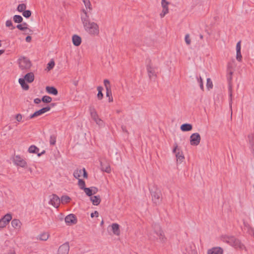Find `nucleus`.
<instances>
[{
    "instance_id": "423d86ee",
    "label": "nucleus",
    "mask_w": 254,
    "mask_h": 254,
    "mask_svg": "<svg viewBox=\"0 0 254 254\" xmlns=\"http://www.w3.org/2000/svg\"><path fill=\"white\" fill-rule=\"evenodd\" d=\"M154 233L156 234L159 239L162 242H164L166 238L164 236V232L162 230L161 227L158 224L155 223L152 225Z\"/></svg>"
},
{
    "instance_id": "f257e3e1",
    "label": "nucleus",
    "mask_w": 254,
    "mask_h": 254,
    "mask_svg": "<svg viewBox=\"0 0 254 254\" xmlns=\"http://www.w3.org/2000/svg\"><path fill=\"white\" fill-rule=\"evenodd\" d=\"M222 240L233 247L238 248L241 250L246 248L240 241L234 236H224L222 237Z\"/></svg>"
},
{
    "instance_id": "de8ad7c7",
    "label": "nucleus",
    "mask_w": 254,
    "mask_h": 254,
    "mask_svg": "<svg viewBox=\"0 0 254 254\" xmlns=\"http://www.w3.org/2000/svg\"><path fill=\"white\" fill-rule=\"evenodd\" d=\"M185 42L187 45H190L191 43L190 39V38L189 34H187L185 36Z\"/></svg>"
},
{
    "instance_id": "69168bd1",
    "label": "nucleus",
    "mask_w": 254,
    "mask_h": 254,
    "mask_svg": "<svg viewBox=\"0 0 254 254\" xmlns=\"http://www.w3.org/2000/svg\"><path fill=\"white\" fill-rule=\"evenodd\" d=\"M122 130L124 132H127V129H126V127H124V126H122Z\"/></svg>"
},
{
    "instance_id": "052dcab7",
    "label": "nucleus",
    "mask_w": 254,
    "mask_h": 254,
    "mask_svg": "<svg viewBox=\"0 0 254 254\" xmlns=\"http://www.w3.org/2000/svg\"><path fill=\"white\" fill-rule=\"evenodd\" d=\"M42 101L41 99L39 98H36L34 100V102L35 104H39Z\"/></svg>"
},
{
    "instance_id": "39448f33",
    "label": "nucleus",
    "mask_w": 254,
    "mask_h": 254,
    "mask_svg": "<svg viewBox=\"0 0 254 254\" xmlns=\"http://www.w3.org/2000/svg\"><path fill=\"white\" fill-rule=\"evenodd\" d=\"M228 70L229 71V75H228L227 79L229 82L228 85V91H229V105L231 107L232 104V85L231 83V80L232 79V75L233 74V71L230 69V66L229 64L228 65Z\"/></svg>"
},
{
    "instance_id": "4468645a",
    "label": "nucleus",
    "mask_w": 254,
    "mask_h": 254,
    "mask_svg": "<svg viewBox=\"0 0 254 254\" xmlns=\"http://www.w3.org/2000/svg\"><path fill=\"white\" fill-rule=\"evenodd\" d=\"M65 222L68 225L75 224L77 220L76 216L73 214H70L65 217Z\"/></svg>"
},
{
    "instance_id": "bb28decb",
    "label": "nucleus",
    "mask_w": 254,
    "mask_h": 254,
    "mask_svg": "<svg viewBox=\"0 0 254 254\" xmlns=\"http://www.w3.org/2000/svg\"><path fill=\"white\" fill-rule=\"evenodd\" d=\"M24 79L20 78L19 79L18 81L21 85L23 89L25 90H28L29 88V85L25 82Z\"/></svg>"
},
{
    "instance_id": "4d7b16f0",
    "label": "nucleus",
    "mask_w": 254,
    "mask_h": 254,
    "mask_svg": "<svg viewBox=\"0 0 254 254\" xmlns=\"http://www.w3.org/2000/svg\"><path fill=\"white\" fill-rule=\"evenodd\" d=\"M50 109H51V107L49 106H48L46 107H44L42 108V110H43V112L44 113L50 111Z\"/></svg>"
},
{
    "instance_id": "603ef678",
    "label": "nucleus",
    "mask_w": 254,
    "mask_h": 254,
    "mask_svg": "<svg viewBox=\"0 0 254 254\" xmlns=\"http://www.w3.org/2000/svg\"><path fill=\"white\" fill-rule=\"evenodd\" d=\"M106 96L107 97H110V96H112L111 88L109 89V88H107V89H106Z\"/></svg>"
},
{
    "instance_id": "cd10ccee",
    "label": "nucleus",
    "mask_w": 254,
    "mask_h": 254,
    "mask_svg": "<svg viewBox=\"0 0 254 254\" xmlns=\"http://www.w3.org/2000/svg\"><path fill=\"white\" fill-rule=\"evenodd\" d=\"M49 234L44 232L38 235L37 239L40 240L41 241H46L49 238Z\"/></svg>"
},
{
    "instance_id": "9b49d317",
    "label": "nucleus",
    "mask_w": 254,
    "mask_h": 254,
    "mask_svg": "<svg viewBox=\"0 0 254 254\" xmlns=\"http://www.w3.org/2000/svg\"><path fill=\"white\" fill-rule=\"evenodd\" d=\"M11 219L12 216L11 214L8 213L5 215L0 219V228L5 227Z\"/></svg>"
},
{
    "instance_id": "ddd939ff",
    "label": "nucleus",
    "mask_w": 254,
    "mask_h": 254,
    "mask_svg": "<svg viewBox=\"0 0 254 254\" xmlns=\"http://www.w3.org/2000/svg\"><path fill=\"white\" fill-rule=\"evenodd\" d=\"M51 197H52L50 200V203L55 207L58 208L61 203L60 197L55 194H53Z\"/></svg>"
},
{
    "instance_id": "3c124183",
    "label": "nucleus",
    "mask_w": 254,
    "mask_h": 254,
    "mask_svg": "<svg viewBox=\"0 0 254 254\" xmlns=\"http://www.w3.org/2000/svg\"><path fill=\"white\" fill-rule=\"evenodd\" d=\"M244 225L245 226H248V227H249V229L250 233L251 234L253 235V236L254 237V229L253 228H251V227H250L248 224H246L245 223H244Z\"/></svg>"
},
{
    "instance_id": "c756f323",
    "label": "nucleus",
    "mask_w": 254,
    "mask_h": 254,
    "mask_svg": "<svg viewBox=\"0 0 254 254\" xmlns=\"http://www.w3.org/2000/svg\"><path fill=\"white\" fill-rule=\"evenodd\" d=\"M60 200L61 202H62V204H65L68 203L70 201L71 198L68 195H64L61 197Z\"/></svg>"
},
{
    "instance_id": "7c9ffc66",
    "label": "nucleus",
    "mask_w": 254,
    "mask_h": 254,
    "mask_svg": "<svg viewBox=\"0 0 254 254\" xmlns=\"http://www.w3.org/2000/svg\"><path fill=\"white\" fill-rule=\"evenodd\" d=\"M103 90V88L102 86H98L97 87V90H98L97 98L100 100H102L103 98V94L102 93Z\"/></svg>"
},
{
    "instance_id": "4c0bfd02",
    "label": "nucleus",
    "mask_w": 254,
    "mask_h": 254,
    "mask_svg": "<svg viewBox=\"0 0 254 254\" xmlns=\"http://www.w3.org/2000/svg\"><path fill=\"white\" fill-rule=\"evenodd\" d=\"M52 98L48 96H44L41 99L42 101L46 103H50L52 101Z\"/></svg>"
},
{
    "instance_id": "a19ab883",
    "label": "nucleus",
    "mask_w": 254,
    "mask_h": 254,
    "mask_svg": "<svg viewBox=\"0 0 254 254\" xmlns=\"http://www.w3.org/2000/svg\"><path fill=\"white\" fill-rule=\"evenodd\" d=\"M56 135L55 134L51 135L50 138V143L52 145H54L56 142Z\"/></svg>"
},
{
    "instance_id": "4be33fe9",
    "label": "nucleus",
    "mask_w": 254,
    "mask_h": 254,
    "mask_svg": "<svg viewBox=\"0 0 254 254\" xmlns=\"http://www.w3.org/2000/svg\"><path fill=\"white\" fill-rule=\"evenodd\" d=\"M23 79H24L27 82L31 83L34 80V74L32 72L27 73L25 74Z\"/></svg>"
},
{
    "instance_id": "473e14b6",
    "label": "nucleus",
    "mask_w": 254,
    "mask_h": 254,
    "mask_svg": "<svg viewBox=\"0 0 254 254\" xmlns=\"http://www.w3.org/2000/svg\"><path fill=\"white\" fill-rule=\"evenodd\" d=\"M13 19L15 23H20L23 21V18L19 15H14Z\"/></svg>"
},
{
    "instance_id": "774afa93",
    "label": "nucleus",
    "mask_w": 254,
    "mask_h": 254,
    "mask_svg": "<svg viewBox=\"0 0 254 254\" xmlns=\"http://www.w3.org/2000/svg\"><path fill=\"white\" fill-rule=\"evenodd\" d=\"M113 98L112 97V96H111L110 97H109V102H113Z\"/></svg>"
},
{
    "instance_id": "412c9836",
    "label": "nucleus",
    "mask_w": 254,
    "mask_h": 254,
    "mask_svg": "<svg viewBox=\"0 0 254 254\" xmlns=\"http://www.w3.org/2000/svg\"><path fill=\"white\" fill-rule=\"evenodd\" d=\"M113 233L117 235H120V225L117 223H113L111 225Z\"/></svg>"
},
{
    "instance_id": "2eb2a0df",
    "label": "nucleus",
    "mask_w": 254,
    "mask_h": 254,
    "mask_svg": "<svg viewBox=\"0 0 254 254\" xmlns=\"http://www.w3.org/2000/svg\"><path fill=\"white\" fill-rule=\"evenodd\" d=\"M90 112L92 119L97 124L100 125L102 121L99 118L95 109L94 108H90Z\"/></svg>"
},
{
    "instance_id": "680f3d73",
    "label": "nucleus",
    "mask_w": 254,
    "mask_h": 254,
    "mask_svg": "<svg viewBox=\"0 0 254 254\" xmlns=\"http://www.w3.org/2000/svg\"><path fill=\"white\" fill-rule=\"evenodd\" d=\"M32 38L30 36H27L25 40L27 42H30L31 41Z\"/></svg>"
},
{
    "instance_id": "338daca9",
    "label": "nucleus",
    "mask_w": 254,
    "mask_h": 254,
    "mask_svg": "<svg viewBox=\"0 0 254 254\" xmlns=\"http://www.w3.org/2000/svg\"><path fill=\"white\" fill-rule=\"evenodd\" d=\"M45 152H46V151H45V150H43V151L41 153H37V155H38V156L39 157V156H41V155H42V154H44Z\"/></svg>"
},
{
    "instance_id": "c85d7f7f",
    "label": "nucleus",
    "mask_w": 254,
    "mask_h": 254,
    "mask_svg": "<svg viewBox=\"0 0 254 254\" xmlns=\"http://www.w3.org/2000/svg\"><path fill=\"white\" fill-rule=\"evenodd\" d=\"M44 112H43V110H42V108L40 110H38V111H36L34 113H33V114L31 115L28 118L29 119H33V118H34L35 117H37L39 116H40L41 115H42L43 114H44Z\"/></svg>"
},
{
    "instance_id": "2f4dec72",
    "label": "nucleus",
    "mask_w": 254,
    "mask_h": 254,
    "mask_svg": "<svg viewBox=\"0 0 254 254\" xmlns=\"http://www.w3.org/2000/svg\"><path fill=\"white\" fill-rule=\"evenodd\" d=\"M39 150V149L34 145L30 146L28 148L29 152L32 153H38Z\"/></svg>"
},
{
    "instance_id": "9d476101",
    "label": "nucleus",
    "mask_w": 254,
    "mask_h": 254,
    "mask_svg": "<svg viewBox=\"0 0 254 254\" xmlns=\"http://www.w3.org/2000/svg\"><path fill=\"white\" fill-rule=\"evenodd\" d=\"M201 137L198 133H192L190 136V144L191 145L197 146L200 141Z\"/></svg>"
},
{
    "instance_id": "37998d69",
    "label": "nucleus",
    "mask_w": 254,
    "mask_h": 254,
    "mask_svg": "<svg viewBox=\"0 0 254 254\" xmlns=\"http://www.w3.org/2000/svg\"><path fill=\"white\" fill-rule=\"evenodd\" d=\"M55 66V62L53 60H52L47 64V68L48 70H50L53 68Z\"/></svg>"
},
{
    "instance_id": "f3484780",
    "label": "nucleus",
    "mask_w": 254,
    "mask_h": 254,
    "mask_svg": "<svg viewBox=\"0 0 254 254\" xmlns=\"http://www.w3.org/2000/svg\"><path fill=\"white\" fill-rule=\"evenodd\" d=\"M223 250L220 247H214L207 251V254H223Z\"/></svg>"
},
{
    "instance_id": "13d9d810",
    "label": "nucleus",
    "mask_w": 254,
    "mask_h": 254,
    "mask_svg": "<svg viewBox=\"0 0 254 254\" xmlns=\"http://www.w3.org/2000/svg\"><path fill=\"white\" fill-rule=\"evenodd\" d=\"M91 190L93 192V195L96 194L98 191V189L96 187H92Z\"/></svg>"
},
{
    "instance_id": "72a5a7b5",
    "label": "nucleus",
    "mask_w": 254,
    "mask_h": 254,
    "mask_svg": "<svg viewBox=\"0 0 254 254\" xmlns=\"http://www.w3.org/2000/svg\"><path fill=\"white\" fill-rule=\"evenodd\" d=\"M82 173V169L75 170L73 172V176L76 179H80L79 178L81 177Z\"/></svg>"
},
{
    "instance_id": "aec40b11",
    "label": "nucleus",
    "mask_w": 254,
    "mask_h": 254,
    "mask_svg": "<svg viewBox=\"0 0 254 254\" xmlns=\"http://www.w3.org/2000/svg\"><path fill=\"white\" fill-rule=\"evenodd\" d=\"M73 44L75 46H79L81 43V38L77 35H74L72 37Z\"/></svg>"
},
{
    "instance_id": "7ed1b4c3",
    "label": "nucleus",
    "mask_w": 254,
    "mask_h": 254,
    "mask_svg": "<svg viewBox=\"0 0 254 254\" xmlns=\"http://www.w3.org/2000/svg\"><path fill=\"white\" fill-rule=\"evenodd\" d=\"M83 27L85 30L91 35L96 36L99 33V26L97 23L94 22H88Z\"/></svg>"
},
{
    "instance_id": "6e6d98bb",
    "label": "nucleus",
    "mask_w": 254,
    "mask_h": 254,
    "mask_svg": "<svg viewBox=\"0 0 254 254\" xmlns=\"http://www.w3.org/2000/svg\"><path fill=\"white\" fill-rule=\"evenodd\" d=\"M82 172H83V177L84 178H87L88 174H87V173L86 170L85 169V168H83L82 169Z\"/></svg>"
},
{
    "instance_id": "20e7f679",
    "label": "nucleus",
    "mask_w": 254,
    "mask_h": 254,
    "mask_svg": "<svg viewBox=\"0 0 254 254\" xmlns=\"http://www.w3.org/2000/svg\"><path fill=\"white\" fill-rule=\"evenodd\" d=\"M150 193L152 196V200L156 205H159L162 201V196L161 190L158 188H155L154 190H151Z\"/></svg>"
},
{
    "instance_id": "dca6fc26",
    "label": "nucleus",
    "mask_w": 254,
    "mask_h": 254,
    "mask_svg": "<svg viewBox=\"0 0 254 254\" xmlns=\"http://www.w3.org/2000/svg\"><path fill=\"white\" fill-rule=\"evenodd\" d=\"M101 168L102 171L108 173H110L111 169L109 164L105 161H100Z\"/></svg>"
},
{
    "instance_id": "58836bf2",
    "label": "nucleus",
    "mask_w": 254,
    "mask_h": 254,
    "mask_svg": "<svg viewBox=\"0 0 254 254\" xmlns=\"http://www.w3.org/2000/svg\"><path fill=\"white\" fill-rule=\"evenodd\" d=\"M32 12L30 10H25L22 12V15L26 18H29L31 15Z\"/></svg>"
},
{
    "instance_id": "f8f14e48",
    "label": "nucleus",
    "mask_w": 254,
    "mask_h": 254,
    "mask_svg": "<svg viewBox=\"0 0 254 254\" xmlns=\"http://www.w3.org/2000/svg\"><path fill=\"white\" fill-rule=\"evenodd\" d=\"M69 250V246L68 242H66L60 246L58 254H68Z\"/></svg>"
},
{
    "instance_id": "8fccbe9b",
    "label": "nucleus",
    "mask_w": 254,
    "mask_h": 254,
    "mask_svg": "<svg viewBox=\"0 0 254 254\" xmlns=\"http://www.w3.org/2000/svg\"><path fill=\"white\" fill-rule=\"evenodd\" d=\"M242 55H241V51H239V52H238V51H236V59L238 61H241L242 60Z\"/></svg>"
},
{
    "instance_id": "79ce46f5",
    "label": "nucleus",
    "mask_w": 254,
    "mask_h": 254,
    "mask_svg": "<svg viewBox=\"0 0 254 254\" xmlns=\"http://www.w3.org/2000/svg\"><path fill=\"white\" fill-rule=\"evenodd\" d=\"M206 87L208 90L213 88L212 82L209 78L207 79Z\"/></svg>"
},
{
    "instance_id": "09e8293b",
    "label": "nucleus",
    "mask_w": 254,
    "mask_h": 254,
    "mask_svg": "<svg viewBox=\"0 0 254 254\" xmlns=\"http://www.w3.org/2000/svg\"><path fill=\"white\" fill-rule=\"evenodd\" d=\"M104 84L105 86L106 89H107V88L109 89L111 88L110 83L109 80L105 79L104 80Z\"/></svg>"
},
{
    "instance_id": "5fc2aeb1",
    "label": "nucleus",
    "mask_w": 254,
    "mask_h": 254,
    "mask_svg": "<svg viewBox=\"0 0 254 254\" xmlns=\"http://www.w3.org/2000/svg\"><path fill=\"white\" fill-rule=\"evenodd\" d=\"M236 51H241V41L238 42L236 45Z\"/></svg>"
},
{
    "instance_id": "a878e982",
    "label": "nucleus",
    "mask_w": 254,
    "mask_h": 254,
    "mask_svg": "<svg viewBox=\"0 0 254 254\" xmlns=\"http://www.w3.org/2000/svg\"><path fill=\"white\" fill-rule=\"evenodd\" d=\"M11 225L15 229H20L21 223L18 219H14L11 221Z\"/></svg>"
},
{
    "instance_id": "e2e57ef3",
    "label": "nucleus",
    "mask_w": 254,
    "mask_h": 254,
    "mask_svg": "<svg viewBox=\"0 0 254 254\" xmlns=\"http://www.w3.org/2000/svg\"><path fill=\"white\" fill-rule=\"evenodd\" d=\"M26 30L28 31V32L27 33V34H32L33 31L31 29L28 28V29H27Z\"/></svg>"
},
{
    "instance_id": "6e6552de",
    "label": "nucleus",
    "mask_w": 254,
    "mask_h": 254,
    "mask_svg": "<svg viewBox=\"0 0 254 254\" xmlns=\"http://www.w3.org/2000/svg\"><path fill=\"white\" fill-rule=\"evenodd\" d=\"M174 147L173 150V152L176 154V157L177 158V161L180 163H181L185 159L184 156L183 154V152L180 151V149L178 148V146L177 143H175L174 144Z\"/></svg>"
},
{
    "instance_id": "e433bc0d",
    "label": "nucleus",
    "mask_w": 254,
    "mask_h": 254,
    "mask_svg": "<svg viewBox=\"0 0 254 254\" xmlns=\"http://www.w3.org/2000/svg\"><path fill=\"white\" fill-rule=\"evenodd\" d=\"M86 8H88L89 10H92V8L91 6V2L90 0H82Z\"/></svg>"
},
{
    "instance_id": "f03ea898",
    "label": "nucleus",
    "mask_w": 254,
    "mask_h": 254,
    "mask_svg": "<svg viewBox=\"0 0 254 254\" xmlns=\"http://www.w3.org/2000/svg\"><path fill=\"white\" fill-rule=\"evenodd\" d=\"M146 70L149 79H155L157 76L158 67L153 64L150 59L146 60Z\"/></svg>"
},
{
    "instance_id": "b1692460",
    "label": "nucleus",
    "mask_w": 254,
    "mask_h": 254,
    "mask_svg": "<svg viewBox=\"0 0 254 254\" xmlns=\"http://www.w3.org/2000/svg\"><path fill=\"white\" fill-rule=\"evenodd\" d=\"M46 90L49 93L54 95H57L58 94V90L53 86H47Z\"/></svg>"
},
{
    "instance_id": "49530a36",
    "label": "nucleus",
    "mask_w": 254,
    "mask_h": 254,
    "mask_svg": "<svg viewBox=\"0 0 254 254\" xmlns=\"http://www.w3.org/2000/svg\"><path fill=\"white\" fill-rule=\"evenodd\" d=\"M16 27L21 31H26L28 29L27 27H23L21 24L17 25Z\"/></svg>"
},
{
    "instance_id": "a18cd8bd",
    "label": "nucleus",
    "mask_w": 254,
    "mask_h": 254,
    "mask_svg": "<svg viewBox=\"0 0 254 254\" xmlns=\"http://www.w3.org/2000/svg\"><path fill=\"white\" fill-rule=\"evenodd\" d=\"M197 81L199 84V86L200 89L203 91L204 90V86L203 84V80L201 76H199V78H197Z\"/></svg>"
},
{
    "instance_id": "f704fd0d",
    "label": "nucleus",
    "mask_w": 254,
    "mask_h": 254,
    "mask_svg": "<svg viewBox=\"0 0 254 254\" xmlns=\"http://www.w3.org/2000/svg\"><path fill=\"white\" fill-rule=\"evenodd\" d=\"M78 185L81 190H83L85 188V182L82 179H78Z\"/></svg>"
},
{
    "instance_id": "5701e85b",
    "label": "nucleus",
    "mask_w": 254,
    "mask_h": 254,
    "mask_svg": "<svg viewBox=\"0 0 254 254\" xmlns=\"http://www.w3.org/2000/svg\"><path fill=\"white\" fill-rule=\"evenodd\" d=\"M90 200L94 205H98L101 202V198L99 195H95L90 197Z\"/></svg>"
},
{
    "instance_id": "c03bdc74",
    "label": "nucleus",
    "mask_w": 254,
    "mask_h": 254,
    "mask_svg": "<svg viewBox=\"0 0 254 254\" xmlns=\"http://www.w3.org/2000/svg\"><path fill=\"white\" fill-rule=\"evenodd\" d=\"M5 25L6 27H11L10 29H14L15 27L13 26L11 20H7L5 22Z\"/></svg>"
},
{
    "instance_id": "1a4fd4ad",
    "label": "nucleus",
    "mask_w": 254,
    "mask_h": 254,
    "mask_svg": "<svg viewBox=\"0 0 254 254\" xmlns=\"http://www.w3.org/2000/svg\"><path fill=\"white\" fill-rule=\"evenodd\" d=\"M19 67L22 69H28L31 66L30 61L26 58H23L19 60Z\"/></svg>"
},
{
    "instance_id": "bf43d9fd",
    "label": "nucleus",
    "mask_w": 254,
    "mask_h": 254,
    "mask_svg": "<svg viewBox=\"0 0 254 254\" xmlns=\"http://www.w3.org/2000/svg\"><path fill=\"white\" fill-rule=\"evenodd\" d=\"M98 214H99V213H98V211H95L94 212H93L91 214V217L92 218L94 217L95 216H96V217H98Z\"/></svg>"
},
{
    "instance_id": "a211bd4d",
    "label": "nucleus",
    "mask_w": 254,
    "mask_h": 254,
    "mask_svg": "<svg viewBox=\"0 0 254 254\" xmlns=\"http://www.w3.org/2000/svg\"><path fill=\"white\" fill-rule=\"evenodd\" d=\"M82 11L83 12V15H82L81 16V21L83 24V25H85L88 23V22H90L89 18V16L87 14L86 11L85 9H83Z\"/></svg>"
},
{
    "instance_id": "393cba45",
    "label": "nucleus",
    "mask_w": 254,
    "mask_h": 254,
    "mask_svg": "<svg viewBox=\"0 0 254 254\" xmlns=\"http://www.w3.org/2000/svg\"><path fill=\"white\" fill-rule=\"evenodd\" d=\"M180 128L183 131H189L192 129V126L191 124L186 123L182 125Z\"/></svg>"
},
{
    "instance_id": "c9c22d12",
    "label": "nucleus",
    "mask_w": 254,
    "mask_h": 254,
    "mask_svg": "<svg viewBox=\"0 0 254 254\" xmlns=\"http://www.w3.org/2000/svg\"><path fill=\"white\" fill-rule=\"evenodd\" d=\"M26 8V5L24 3H21V4H19L17 7V11H18L19 12H23L24 10H25Z\"/></svg>"
},
{
    "instance_id": "6ab92c4d",
    "label": "nucleus",
    "mask_w": 254,
    "mask_h": 254,
    "mask_svg": "<svg viewBox=\"0 0 254 254\" xmlns=\"http://www.w3.org/2000/svg\"><path fill=\"white\" fill-rule=\"evenodd\" d=\"M169 4V2L161 3V5L163 8V10L161 13L160 14V17L161 18L164 17L165 15L168 13L169 9L168 5Z\"/></svg>"
},
{
    "instance_id": "0e129e2a",
    "label": "nucleus",
    "mask_w": 254,
    "mask_h": 254,
    "mask_svg": "<svg viewBox=\"0 0 254 254\" xmlns=\"http://www.w3.org/2000/svg\"><path fill=\"white\" fill-rule=\"evenodd\" d=\"M73 84L76 86L78 84V80H73Z\"/></svg>"
},
{
    "instance_id": "864d4df0",
    "label": "nucleus",
    "mask_w": 254,
    "mask_h": 254,
    "mask_svg": "<svg viewBox=\"0 0 254 254\" xmlns=\"http://www.w3.org/2000/svg\"><path fill=\"white\" fill-rule=\"evenodd\" d=\"M22 115L20 114H18L16 116V120L20 122L22 120Z\"/></svg>"
},
{
    "instance_id": "ea45409f",
    "label": "nucleus",
    "mask_w": 254,
    "mask_h": 254,
    "mask_svg": "<svg viewBox=\"0 0 254 254\" xmlns=\"http://www.w3.org/2000/svg\"><path fill=\"white\" fill-rule=\"evenodd\" d=\"M86 195L88 196L91 197L93 195V192L92 191L91 188H85L83 190Z\"/></svg>"
},
{
    "instance_id": "0eeeda50",
    "label": "nucleus",
    "mask_w": 254,
    "mask_h": 254,
    "mask_svg": "<svg viewBox=\"0 0 254 254\" xmlns=\"http://www.w3.org/2000/svg\"><path fill=\"white\" fill-rule=\"evenodd\" d=\"M13 162L15 165L22 168H26L27 166L26 161L19 155L15 156L13 157Z\"/></svg>"
}]
</instances>
